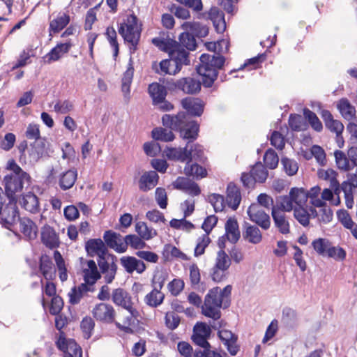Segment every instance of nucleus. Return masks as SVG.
<instances>
[{
	"label": "nucleus",
	"instance_id": "9d476101",
	"mask_svg": "<svg viewBox=\"0 0 357 357\" xmlns=\"http://www.w3.org/2000/svg\"><path fill=\"white\" fill-rule=\"evenodd\" d=\"M203 84L200 80L191 77H182L174 82L169 86L172 89H177L186 94H196L201 91V86Z\"/></svg>",
	"mask_w": 357,
	"mask_h": 357
},
{
	"label": "nucleus",
	"instance_id": "e2e57ef3",
	"mask_svg": "<svg viewBox=\"0 0 357 357\" xmlns=\"http://www.w3.org/2000/svg\"><path fill=\"white\" fill-rule=\"evenodd\" d=\"M211 242V239L208 236L204 234L197 238V245L195 248L194 255L199 257L203 255L205 252L206 248L208 245Z\"/></svg>",
	"mask_w": 357,
	"mask_h": 357
},
{
	"label": "nucleus",
	"instance_id": "f257e3e1",
	"mask_svg": "<svg viewBox=\"0 0 357 357\" xmlns=\"http://www.w3.org/2000/svg\"><path fill=\"white\" fill-rule=\"evenodd\" d=\"M206 46L208 50L213 52V54H202L196 70L202 77L204 87L211 88L218 79L219 71L224 68L225 57L215 52V43H208Z\"/></svg>",
	"mask_w": 357,
	"mask_h": 357
},
{
	"label": "nucleus",
	"instance_id": "1a4fd4ad",
	"mask_svg": "<svg viewBox=\"0 0 357 357\" xmlns=\"http://www.w3.org/2000/svg\"><path fill=\"white\" fill-rule=\"evenodd\" d=\"M111 298L116 306L121 307L129 313L132 314H136L137 313V310L133 307L131 296L124 289L119 287L113 289Z\"/></svg>",
	"mask_w": 357,
	"mask_h": 357
},
{
	"label": "nucleus",
	"instance_id": "6e6552de",
	"mask_svg": "<svg viewBox=\"0 0 357 357\" xmlns=\"http://www.w3.org/2000/svg\"><path fill=\"white\" fill-rule=\"evenodd\" d=\"M92 315L96 321L106 324H115L116 311L114 307L106 303L96 304L92 310Z\"/></svg>",
	"mask_w": 357,
	"mask_h": 357
},
{
	"label": "nucleus",
	"instance_id": "423d86ee",
	"mask_svg": "<svg viewBox=\"0 0 357 357\" xmlns=\"http://www.w3.org/2000/svg\"><path fill=\"white\" fill-rule=\"evenodd\" d=\"M0 215L6 227L17 224L20 213L17 206L16 197H8L0 187Z\"/></svg>",
	"mask_w": 357,
	"mask_h": 357
},
{
	"label": "nucleus",
	"instance_id": "49530a36",
	"mask_svg": "<svg viewBox=\"0 0 357 357\" xmlns=\"http://www.w3.org/2000/svg\"><path fill=\"white\" fill-rule=\"evenodd\" d=\"M165 295L162 292H158V289H153L144 298L146 304L152 307L159 306L163 302Z\"/></svg>",
	"mask_w": 357,
	"mask_h": 357
},
{
	"label": "nucleus",
	"instance_id": "58836bf2",
	"mask_svg": "<svg viewBox=\"0 0 357 357\" xmlns=\"http://www.w3.org/2000/svg\"><path fill=\"white\" fill-rule=\"evenodd\" d=\"M152 69L153 70L159 75H176V73H174V65L172 64L170 59H163L159 63L157 62H153L152 63Z\"/></svg>",
	"mask_w": 357,
	"mask_h": 357
},
{
	"label": "nucleus",
	"instance_id": "f8f14e48",
	"mask_svg": "<svg viewBox=\"0 0 357 357\" xmlns=\"http://www.w3.org/2000/svg\"><path fill=\"white\" fill-rule=\"evenodd\" d=\"M169 57L174 65V73H179L183 66H188L190 64L189 58V52L179 47L176 44L172 51L169 52Z\"/></svg>",
	"mask_w": 357,
	"mask_h": 357
},
{
	"label": "nucleus",
	"instance_id": "aec40b11",
	"mask_svg": "<svg viewBox=\"0 0 357 357\" xmlns=\"http://www.w3.org/2000/svg\"><path fill=\"white\" fill-rule=\"evenodd\" d=\"M103 239L106 243L105 245L107 248H112L119 253L125 252V249L123 246V241L120 234L112 230H107L104 233Z\"/></svg>",
	"mask_w": 357,
	"mask_h": 357
},
{
	"label": "nucleus",
	"instance_id": "6ab92c4d",
	"mask_svg": "<svg viewBox=\"0 0 357 357\" xmlns=\"http://www.w3.org/2000/svg\"><path fill=\"white\" fill-rule=\"evenodd\" d=\"M86 264L87 267L82 269L84 281L86 284L93 285L101 278V273L98 271L94 260H87Z\"/></svg>",
	"mask_w": 357,
	"mask_h": 357
},
{
	"label": "nucleus",
	"instance_id": "4d7b16f0",
	"mask_svg": "<svg viewBox=\"0 0 357 357\" xmlns=\"http://www.w3.org/2000/svg\"><path fill=\"white\" fill-rule=\"evenodd\" d=\"M289 126L294 131H301L305 129L306 124L303 117L296 114H291L289 118Z\"/></svg>",
	"mask_w": 357,
	"mask_h": 357
},
{
	"label": "nucleus",
	"instance_id": "2f4dec72",
	"mask_svg": "<svg viewBox=\"0 0 357 357\" xmlns=\"http://www.w3.org/2000/svg\"><path fill=\"white\" fill-rule=\"evenodd\" d=\"M77 178L76 169H68L59 175V185L63 190L70 189Z\"/></svg>",
	"mask_w": 357,
	"mask_h": 357
},
{
	"label": "nucleus",
	"instance_id": "0eeeda50",
	"mask_svg": "<svg viewBox=\"0 0 357 357\" xmlns=\"http://www.w3.org/2000/svg\"><path fill=\"white\" fill-rule=\"evenodd\" d=\"M116 261L117 257L108 252L97 259L100 273L104 275V279L107 284H111L115 279L118 268Z\"/></svg>",
	"mask_w": 357,
	"mask_h": 357
},
{
	"label": "nucleus",
	"instance_id": "473e14b6",
	"mask_svg": "<svg viewBox=\"0 0 357 357\" xmlns=\"http://www.w3.org/2000/svg\"><path fill=\"white\" fill-rule=\"evenodd\" d=\"M184 174L188 176H192L196 179L204 178L207 175L206 169L198 165L197 162L188 160L184 167Z\"/></svg>",
	"mask_w": 357,
	"mask_h": 357
},
{
	"label": "nucleus",
	"instance_id": "de8ad7c7",
	"mask_svg": "<svg viewBox=\"0 0 357 357\" xmlns=\"http://www.w3.org/2000/svg\"><path fill=\"white\" fill-rule=\"evenodd\" d=\"M272 208L276 210H281L282 212H290L294 208V204L292 202L290 195L284 196H279L276 199V204Z\"/></svg>",
	"mask_w": 357,
	"mask_h": 357
},
{
	"label": "nucleus",
	"instance_id": "c03bdc74",
	"mask_svg": "<svg viewBox=\"0 0 357 357\" xmlns=\"http://www.w3.org/2000/svg\"><path fill=\"white\" fill-rule=\"evenodd\" d=\"M140 236L135 234L126 235L123 238V248L125 252L128 248V245H130L133 249L139 250L145 248L146 245V243L143 241Z\"/></svg>",
	"mask_w": 357,
	"mask_h": 357
},
{
	"label": "nucleus",
	"instance_id": "bb28decb",
	"mask_svg": "<svg viewBox=\"0 0 357 357\" xmlns=\"http://www.w3.org/2000/svg\"><path fill=\"white\" fill-rule=\"evenodd\" d=\"M41 241L48 248L53 249L59 245V237L54 229L50 226H45L41 231Z\"/></svg>",
	"mask_w": 357,
	"mask_h": 357
},
{
	"label": "nucleus",
	"instance_id": "c85d7f7f",
	"mask_svg": "<svg viewBox=\"0 0 357 357\" xmlns=\"http://www.w3.org/2000/svg\"><path fill=\"white\" fill-rule=\"evenodd\" d=\"M321 116L324 121L326 127L328 130L336 133L337 136L342 132L344 130L343 124L340 121L334 119L330 111L326 109L322 110Z\"/></svg>",
	"mask_w": 357,
	"mask_h": 357
},
{
	"label": "nucleus",
	"instance_id": "f03ea898",
	"mask_svg": "<svg viewBox=\"0 0 357 357\" xmlns=\"http://www.w3.org/2000/svg\"><path fill=\"white\" fill-rule=\"evenodd\" d=\"M162 123L165 128L179 132L180 137L188 140V145L198 137L199 124L185 112H178L176 115L164 114Z\"/></svg>",
	"mask_w": 357,
	"mask_h": 357
},
{
	"label": "nucleus",
	"instance_id": "393cba45",
	"mask_svg": "<svg viewBox=\"0 0 357 357\" xmlns=\"http://www.w3.org/2000/svg\"><path fill=\"white\" fill-rule=\"evenodd\" d=\"M243 228V237L245 240L252 244H258L261 241L262 234L257 226L245 222Z\"/></svg>",
	"mask_w": 357,
	"mask_h": 357
},
{
	"label": "nucleus",
	"instance_id": "c9c22d12",
	"mask_svg": "<svg viewBox=\"0 0 357 357\" xmlns=\"http://www.w3.org/2000/svg\"><path fill=\"white\" fill-rule=\"evenodd\" d=\"M70 22V16L63 13L50 22L49 32L57 33L63 30Z\"/></svg>",
	"mask_w": 357,
	"mask_h": 357
},
{
	"label": "nucleus",
	"instance_id": "a18cd8bd",
	"mask_svg": "<svg viewBox=\"0 0 357 357\" xmlns=\"http://www.w3.org/2000/svg\"><path fill=\"white\" fill-rule=\"evenodd\" d=\"M250 173L258 183H263L266 181L268 172L265 166L261 162H256L250 170Z\"/></svg>",
	"mask_w": 357,
	"mask_h": 357
},
{
	"label": "nucleus",
	"instance_id": "20e7f679",
	"mask_svg": "<svg viewBox=\"0 0 357 357\" xmlns=\"http://www.w3.org/2000/svg\"><path fill=\"white\" fill-rule=\"evenodd\" d=\"M118 31L124 41L130 45V52H135L142 31L141 24H138L137 16L134 13L126 15L123 21L120 23Z\"/></svg>",
	"mask_w": 357,
	"mask_h": 357
},
{
	"label": "nucleus",
	"instance_id": "37998d69",
	"mask_svg": "<svg viewBox=\"0 0 357 357\" xmlns=\"http://www.w3.org/2000/svg\"><path fill=\"white\" fill-rule=\"evenodd\" d=\"M135 231L144 240L148 241L157 236L155 229L149 227L144 222H138L135 224Z\"/></svg>",
	"mask_w": 357,
	"mask_h": 357
},
{
	"label": "nucleus",
	"instance_id": "bf43d9fd",
	"mask_svg": "<svg viewBox=\"0 0 357 357\" xmlns=\"http://www.w3.org/2000/svg\"><path fill=\"white\" fill-rule=\"evenodd\" d=\"M281 164L285 173L289 176L295 175L298 170V165L296 161L287 157L282 158Z\"/></svg>",
	"mask_w": 357,
	"mask_h": 357
},
{
	"label": "nucleus",
	"instance_id": "5fc2aeb1",
	"mask_svg": "<svg viewBox=\"0 0 357 357\" xmlns=\"http://www.w3.org/2000/svg\"><path fill=\"white\" fill-rule=\"evenodd\" d=\"M330 241L327 238H319L312 242V246L314 251L321 256H326Z\"/></svg>",
	"mask_w": 357,
	"mask_h": 357
},
{
	"label": "nucleus",
	"instance_id": "412c9836",
	"mask_svg": "<svg viewBox=\"0 0 357 357\" xmlns=\"http://www.w3.org/2000/svg\"><path fill=\"white\" fill-rule=\"evenodd\" d=\"M159 176L155 171L144 172L139 179V188L142 192L153 189L158 184Z\"/></svg>",
	"mask_w": 357,
	"mask_h": 357
},
{
	"label": "nucleus",
	"instance_id": "680f3d73",
	"mask_svg": "<svg viewBox=\"0 0 357 357\" xmlns=\"http://www.w3.org/2000/svg\"><path fill=\"white\" fill-rule=\"evenodd\" d=\"M80 327L84 333L85 338L89 339L92 335L95 327V322L91 317L86 316L84 317L81 321Z\"/></svg>",
	"mask_w": 357,
	"mask_h": 357
},
{
	"label": "nucleus",
	"instance_id": "f704fd0d",
	"mask_svg": "<svg viewBox=\"0 0 357 357\" xmlns=\"http://www.w3.org/2000/svg\"><path fill=\"white\" fill-rule=\"evenodd\" d=\"M188 148V144L184 148H167L165 153L167 158L169 160L187 162L189 159Z\"/></svg>",
	"mask_w": 357,
	"mask_h": 357
},
{
	"label": "nucleus",
	"instance_id": "4c0bfd02",
	"mask_svg": "<svg viewBox=\"0 0 357 357\" xmlns=\"http://www.w3.org/2000/svg\"><path fill=\"white\" fill-rule=\"evenodd\" d=\"M289 195L293 204H295L296 207L303 206L307 200V191L303 188H292L289 191Z\"/></svg>",
	"mask_w": 357,
	"mask_h": 357
},
{
	"label": "nucleus",
	"instance_id": "3c124183",
	"mask_svg": "<svg viewBox=\"0 0 357 357\" xmlns=\"http://www.w3.org/2000/svg\"><path fill=\"white\" fill-rule=\"evenodd\" d=\"M188 153L189 159L188 160L192 161V160H194L196 162H199L202 163H204L206 160L203 147L198 144L192 145L190 150H188Z\"/></svg>",
	"mask_w": 357,
	"mask_h": 357
},
{
	"label": "nucleus",
	"instance_id": "774afa93",
	"mask_svg": "<svg viewBox=\"0 0 357 357\" xmlns=\"http://www.w3.org/2000/svg\"><path fill=\"white\" fill-rule=\"evenodd\" d=\"M229 275V272L223 268L218 269L213 266L210 271V276L215 282H220L225 280Z\"/></svg>",
	"mask_w": 357,
	"mask_h": 357
},
{
	"label": "nucleus",
	"instance_id": "ea45409f",
	"mask_svg": "<svg viewBox=\"0 0 357 357\" xmlns=\"http://www.w3.org/2000/svg\"><path fill=\"white\" fill-rule=\"evenodd\" d=\"M337 108L342 116L348 121L351 120L356 114L355 107L347 98H342L337 104Z\"/></svg>",
	"mask_w": 357,
	"mask_h": 357
},
{
	"label": "nucleus",
	"instance_id": "f3484780",
	"mask_svg": "<svg viewBox=\"0 0 357 357\" xmlns=\"http://www.w3.org/2000/svg\"><path fill=\"white\" fill-rule=\"evenodd\" d=\"M85 250L88 256L91 257L98 256V258L106 255V252H108L105 243L100 238H91L88 240L85 243Z\"/></svg>",
	"mask_w": 357,
	"mask_h": 357
},
{
	"label": "nucleus",
	"instance_id": "7c9ffc66",
	"mask_svg": "<svg viewBox=\"0 0 357 357\" xmlns=\"http://www.w3.org/2000/svg\"><path fill=\"white\" fill-rule=\"evenodd\" d=\"M133 75H134L133 60H132V57H130V59H129V61H128V63L127 66V69L124 72V73L123 75L122 79H121V82H122L121 90H122L123 93H124L125 98H126L127 99L129 98V97H128V95H129L130 91V84L132 81Z\"/></svg>",
	"mask_w": 357,
	"mask_h": 357
},
{
	"label": "nucleus",
	"instance_id": "2eb2a0df",
	"mask_svg": "<svg viewBox=\"0 0 357 357\" xmlns=\"http://www.w3.org/2000/svg\"><path fill=\"white\" fill-rule=\"evenodd\" d=\"M121 266L128 273L136 271L139 274L144 273L146 268L145 263L135 257L123 256L120 259Z\"/></svg>",
	"mask_w": 357,
	"mask_h": 357
},
{
	"label": "nucleus",
	"instance_id": "e433bc0d",
	"mask_svg": "<svg viewBox=\"0 0 357 357\" xmlns=\"http://www.w3.org/2000/svg\"><path fill=\"white\" fill-rule=\"evenodd\" d=\"M177 45L182 48H185L187 51H193L196 49V39L192 33L183 32L178 36Z\"/></svg>",
	"mask_w": 357,
	"mask_h": 357
},
{
	"label": "nucleus",
	"instance_id": "338daca9",
	"mask_svg": "<svg viewBox=\"0 0 357 357\" xmlns=\"http://www.w3.org/2000/svg\"><path fill=\"white\" fill-rule=\"evenodd\" d=\"M211 204L213 205L215 212H220L225 208V197L223 195L219 194H212L209 197Z\"/></svg>",
	"mask_w": 357,
	"mask_h": 357
},
{
	"label": "nucleus",
	"instance_id": "ddd939ff",
	"mask_svg": "<svg viewBox=\"0 0 357 357\" xmlns=\"http://www.w3.org/2000/svg\"><path fill=\"white\" fill-rule=\"evenodd\" d=\"M181 105L192 119L193 116H200L204 112L203 102L198 98H185L181 100Z\"/></svg>",
	"mask_w": 357,
	"mask_h": 357
},
{
	"label": "nucleus",
	"instance_id": "72a5a7b5",
	"mask_svg": "<svg viewBox=\"0 0 357 357\" xmlns=\"http://www.w3.org/2000/svg\"><path fill=\"white\" fill-rule=\"evenodd\" d=\"M71 46L70 43L57 44L45 55V58L47 59V62L50 63L52 61H58L63 54L69 52Z\"/></svg>",
	"mask_w": 357,
	"mask_h": 357
},
{
	"label": "nucleus",
	"instance_id": "39448f33",
	"mask_svg": "<svg viewBox=\"0 0 357 357\" xmlns=\"http://www.w3.org/2000/svg\"><path fill=\"white\" fill-rule=\"evenodd\" d=\"M220 287H213L209 290L202 306L204 316L216 321L220 319V308H227L230 305V300H223L220 295Z\"/></svg>",
	"mask_w": 357,
	"mask_h": 357
},
{
	"label": "nucleus",
	"instance_id": "a878e982",
	"mask_svg": "<svg viewBox=\"0 0 357 357\" xmlns=\"http://www.w3.org/2000/svg\"><path fill=\"white\" fill-rule=\"evenodd\" d=\"M39 269L47 280H52L56 275V270L51 258L47 255H42L39 260Z\"/></svg>",
	"mask_w": 357,
	"mask_h": 357
},
{
	"label": "nucleus",
	"instance_id": "a211bd4d",
	"mask_svg": "<svg viewBox=\"0 0 357 357\" xmlns=\"http://www.w3.org/2000/svg\"><path fill=\"white\" fill-rule=\"evenodd\" d=\"M225 201L229 207L232 210H236L241 202V193L240 188L233 182H230L227 187V196Z\"/></svg>",
	"mask_w": 357,
	"mask_h": 357
},
{
	"label": "nucleus",
	"instance_id": "9b49d317",
	"mask_svg": "<svg viewBox=\"0 0 357 357\" xmlns=\"http://www.w3.org/2000/svg\"><path fill=\"white\" fill-rule=\"evenodd\" d=\"M247 213L250 220L259 226L261 229L267 230L271 226V218L257 204H251L248 208Z\"/></svg>",
	"mask_w": 357,
	"mask_h": 357
},
{
	"label": "nucleus",
	"instance_id": "dca6fc26",
	"mask_svg": "<svg viewBox=\"0 0 357 357\" xmlns=\"http://www.w3.org/2000/svg\"><path fill=\"white\" fill-rule=\"evenodd\" d=\"M19 203L22 208L31 213L36 214L40 212L39 199L31 192L23 194L19 199Z\"/></svg>",
	"mask_w": 357,
	"mask_h": 357
},
{
	"label": "nucleus",
	"instance_id": "6e6d98bb",
	"mask_svg": "<svg viewBox=\"0 0 357 357\" xmlns=\"http://www.w3.org/2000/svg\"><path fill=\"white\" fill-rule=\"evenodd\" d=\"M294 216L296 220L303 227H307L310 224V215L303 207H294Z\"/></svg>",
	"mask_w": 357,
	"mask_h": 357
},
{
	"label": "nucleus",
	"instance_id": "7ed1b4c3",
	"mask_svg": "<svg viewBox=\"0 0 357 357\" xmlns=\"http://www.w3.org/2000/svg\"><path fill=\"white\" fill-rule=\"evenodd\" d=\"M6 169L10 171V173L6 175L3 178L5 195L8 197H16L15 193L23 189L24 183H29L31 177L13 159L8 161Z\"/></svg>",
	"mask_w": 357,
	"mask_h": 357
},
{
	"label": "nucleus",
	"instance_id": "69168bd1",
	"mask_svg": "<svg viewBox=\"0 0 357 357\" xmlns=\"http://www.w3.org/2000/svg\"><path fill=\"white\" fill-rule=\"evenodd\" d=\"M166 326L173 331L175 330L181 322L180 317L174 312H168L165 317Z\"/></svg>",
	"mask_w": 357,
	"mask_h": 357
},
{
	"label": "nucleus",
	"instance_id": "8fccbe9b",
	"mask_svg": "<svg viewBox=\"0 0 357 357\" xmlns=\"http://www.w3.org/2000/svg\"><path fill=\"white\" fill-rule=\"evenodd\" d=\"M303 115L307 120L311 127L317 132H321L323 129L322 123L320 121L317 114L308 108L303 109Z\"/></svg>",
	"mask_w": 357,
	"mask_h": 357
},
{
	"label": "nucleus",
	"instance_id": "0e129e2a",
	"mask_svg": "<svg viewBox=\"0 0 357 357\" xmlns=\"http://www.w3.org/2000/svg\"><path fill=\"white\" fill-rule=\"evenodd\" d=\"M265 58L266 55L264 54H259L255 57L248 59L238 69H233L230 70L229 72V75H232L234 73H236L238 70H243L248 66H252L253 68H255L257 67V65H258L259 63H261L265 59Z\"/></svg>",
	"mask_w": 357,
	"mask_h": 357
},
{
	"label": "nucleus",
	"instance_id": "4468645a",
	"mask_svg": "<svg viewBox=\"0 0 357 357\" xmlns=\"http://www.w3.org/2000/svg\"><path fill=\"white\" fill-rule=\"evenodd\" d=\"M28 153L31 162H36L40 158L48 155L46 140L42 139L31 143Z\"/></svg>",
	"mask_w": 357,
	"mask_h": 357
},
{
	"label": "nucleus",
	"instance_id": "603ef678",
	"mask_svg": "<svg viewBox=\"0 0 357 357\" xmlns=\"http://www.w3.org/2000/svg\"><path fill=\"white\" fill-rule=\"evenodd\" d=\"M264 162L266 168L274 169L278 167L279 158L277 153L272 149H268L264 153Z\"/></svg>",
	"mask_w": 357,
	"mask_h": 357
},
{
	"label": "nucleus",
	"instance_id": "79ce46f5",
	"mask_svg": "<svg viewBox=\"0 0 357 357\" xmlns=\"http://www.w3.org/2000/svg\"><path fill=\"white\" fill-rule=\"evenodd\" d=\"M152 43L160 50L169 54L174 47H176L177 41L169 38L156 37L152 39Z\"/></svg>",
	"mask_w": 357,
	"mask_h": 357
},
{
	"label": "nucleus",
	"instance_id": "a19ab883",
	"mask_svg": "<svg viewBox=\"0 0 357 357\" xmlns=\"http://www.w3.org/2000/svg\"><path fill=\"white\" fill-rule=\"evenodd\" d=\"M162 127H158L153 129L151 131L152 137L156 141H161L165 142H172L174 139L175 136L172 131Z\"/></svg>",
	"mask_w": 357,
	"mask_h": 357
},
{
	"label": "nucleus",
	"instance_id": "cd10ccee",
	"mask_svg": "<svg viewBox=\"0 0 357 357\" xmlns=\"http://www.w3.org/2000/svg\"><path fill=\"white\" fill-rule=\"evenodd\" d=\"M271 215L275 227L281 234H287L290 232L289 223L286 219L284 212L272 208Z\"/></svg>",
	"mask_w": 357,
	"mask_h": 357
},
{
	"label": "nucleus",
	"instance_id": "4be33fe9",
	"mask_svg": "<svg viewBox=\"0 0 357 357\" xmlns=\"http://www.w3.org/2000/svg\"><path fill=\"white\" fill-rule=\"evenodd\" d=\"M19 229L28 240H33L37 236L38 227L35 222L30 218H19L17 220Z\"/></svg>",
	"mask_w": 357,
	"mask_h": 357
},
{
	"label": "nucleus",
	"instance_id": "5701e85b",
	"mask_svg": "<svg viewBox=\"0 0 357 357\" xmlns=\"http://www.w3.org/2000/svg\"><path fill=\"white\" fill-rule=\"evenodd\" d=\"M57 347L63 353H68L73 357H82V348L73 339H59L56 342Z\"/></svg>",
	"mask_w": 357,
	"mask_h": 357
},
{
	"label": "nucleus",
	"instance_id": "13d9d810",
	"mask_svg": "<svg viewBox=\"0 0 357 357\" xmlns=\"http://www.w3.org/2000/svg\"><path fill=\"white\" fill-rule=\"evenodd\" d=\"M105 35L110 45L114 50L113 56L115 59L118 56L119 51V43L116 39V30L112 26L107 27L106 29Z\"/></svg>",
	"mask_w": 357,
	"mask_h": 357
},
{
	"label": "nucleus",
	"instance_id": "c756f323",
	"mask_svg": "<svg viewBox=\"0 0 357 357\" xmlns=\"http://www.w3.org/2000/svg\"><path fill=\"white\" fill-rule=\"evenodd\" d=\"M148 91L154 105L165 100L167 94L165 86L158 82L150 84L148 87Z\"/></svg>",
	"mask_w": 357,
	"mask_h": 357
},
{
	"label": "nucleus",
	"instance_id": "052dcab7",
	"mask_svg": "<svg viewBox=\"0 0 357 357\" xmlns=\"http://www.w3.org/2000/svg\"><path fill=\"white\" fill-rule=\"evenodd\" d=\"M138 312L136 314H132L131 313H130V315L125 318L123 321V324H121L120 323L116 321V327L126 333H133L134 331L130 328V326L134 323V318H136L138 316Z\"/></svg>",
	"mask_w": 357,
	"mask_h": 357
},
{
	"label": "nucleus",
	"instance_id": "864d4df0",
	"mask_svg": "<svg viewBox=\"0 0 357 357\" xmlns=\"http://www.w3.org/2000/svg\"><path fill=\"white\" fill-rule=\"evenodd\" d=\"M231 264V261L228 255L225 252V250H220L217 252V257L215 258L214 266L218 269L223 268L228 271Z\"/></svg>",
	"mask_w": 357,
	"mask_h": 357
},
{
	"label": "nucleus",
	"instance_id": "b1692460",
	"mask_svg": "<svg viewBox=\"0 0 357 357\" xmlns=\"http://www.w3.org/2000/svg\"><path fill=\"white\" fill-rule=\"evenodd\" d=\"M225 229V235L227 236V241L233 244L236 243L241 237L236 218L235 217H229L226 221Z\"/></svg>",
	"mask_w": 357,
	"mask_h": 357
},
{
	"label": "nucleus",
	"instance_id": "09e8293b",
	"mask_svg": "<svg viewBox=\"0 0 357 357\" xmlns=\"http://www.w3.org/2000/svg\"><path fill=\"white\" fill-rule=\"evenodd\" d=\"M335 162L338 169L344 171H349L352 169V164L350 163L349 158L348 159L345 153L340 150H336L334 153Z\"/></svg>",
	"mask_w": 357,
	"mask_h": 357
}]
</instances>
